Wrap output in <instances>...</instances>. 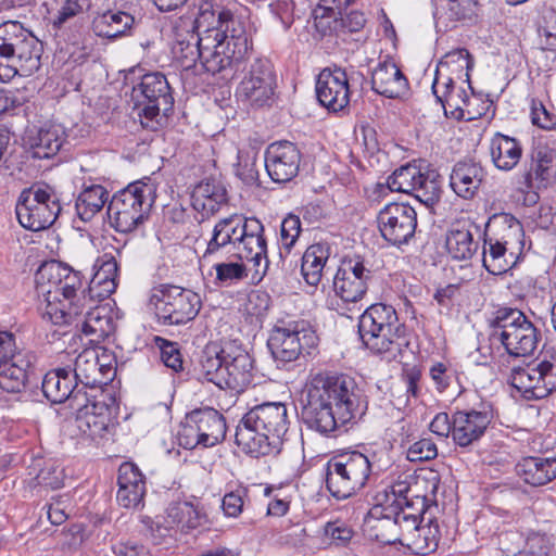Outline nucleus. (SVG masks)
Masks as SVG:
<instances>
[{
  "instance_id": "13",
  "label": "nucleus",
  "mask_w": 556,
  "mask_h": 556,
  "mask_svg": "<svg viewBox=\"0 0 556 556\" xmlns=\"http://www.w3.org/2000/svg\"><path fill=\"white\" fill-rule=\"evenodd\" d=\"M88 392H77L73 396L72 409L75 410V427L86 438L99 442L110 438L114 432V424L110 417V408L103 402L94 401Z\"/></svg>"
},
{
  "instance_id": "35",
  "label": "nucleus",
  "mask_w": 556,
  "mask_h": 556,
  "mask_svg": "<svg viewBox=\"0 0 556 556\" xmlns=\"http://www.w3.org/2000/svg\"><path fill=\"white\" fill-rule=\"evenodd\" d=\"M483 179L484 170L480 164L458 162L452 170L450 185L457 195L464 199H471Z\"/></svg>"
},
{
  "instance_id": "62",
  "label": "nucleus",
  "mask_w": 556,
  "mask_h": 556,
  "mask_svg": "<svg viewBox=\"0 0 556 556\" xmlns=\"http://www.w3.org/2000/svg\"><path fill=\"white\" fill-rule=\"evenodd\" d=\"M161 358L164 365L174 371L182 369L181 354L175 343L166 342L161 348Z\"/></svg>"
},
{
  "instance_id": "19",
  "label": "nucleus",
  "mask_w": 556,
  "mask_h": 556,
  "mask_svg": "<svg viewBox=\"0 0 556 556\" xmlns=\"http://www.w3.org/2000/svg\"><path fill=\"white\" fill-rule=\"evenodd\" d=\"M276 88L277 76L271 62L266 58H255L245 75V100L253 108L270 106Z\"/></svg>"
},
{
  "instance_id": "44",
  "label": "nucleus",
  "mask_w": 556,
  "mask_h": 556,
  "mask_svg": "<svg viewBox=\"0 0 556 556\" xmlns=\"http://www.w3.org/2000/svg\"><path fill=\"white\" fill-rule=\"evenodd\" d=\"M426 523H420L414 533V543L407 542L406 546L417 555L433 552L438 546V526L432 527V517H426Z\"/></svg>"
},
{
  "instance_id": "27",
  "label": "nucleus",
  "mask_w": 556,
  "mask_h": 556,
  "mask_svg": "<svg viewBox=\"0 0 556 556\" xmlns=\"http://www.w3.org/2000/svg\"><path fill=\"white\" fill-rule=\"evenodd\" d=\"M531 164L525 175L528 188L546 187L556 173V151L546 143L536 142L530 154Z\"/></svg>"
},
{
  "instance_id": "57",
  "label": "nucleus",
  "mask_w": 556,
  "mask_h": 556,
  "mask_svg": "<svg viewBox=\"0 0 556 556\" xmlns=\"http://www.w3.org/2000/svg\"><path fill=\"white\" fill-rule=\"evenodd\" d=\"M325 535L330 540V543L337 546L346 545L353 538L354 531L344 521L334 520L326 523L324 529Z\"/></svg>"
},
{
  "instance_id": "32",
  "label": "nucleus",
  "mask_w": 556,
  "mask_h": 556,
  "mask_svg": "<svg viewBox=\"0 0 556 556\" xmlns=\"http://www.w3.org/2000/svg\"><path fill=\"white\" fill-rule=\"evenodd\" d=\"M66 134L59 124H47L30 131L27 138L33 156L36 159H50L54 156L65 142Z\"/></svg>"
},
{
  "instance_id": "53",
  "label": "nucleus",
  "mask_w": 556,
  "mask_h": 556,
  "mask_svg": "<svg viewBox=\"0 0 556 556\" xmlns=\"http://www.w3.org/2000/svg\"><path fill=\"white\" fill-rule=\"evenodd\" d=\"M451 66H455L457 70L463 71L466 70V77L469 78L468 71L472 66L471 56L466 49H456L446 53L439 62L437 66V71L442 72L443 70H447Z\"/></svg>"
},
{
  "instance_id": "21",
  "label": "nucleus",
  "mask_w": 556,
  "mask_h": 556,
  "mask_svg": "<svg viewBox=\"0 0 556 556\" xmlns=\"http://www.w3.org/2000/svg\"><path fill=\"white\" fill-rule=\"evenodd\" d=\"M316 94L321 105L339 112L350 102V88L346 72L341 67L324 68L316 81Z\"/></svg>"
},
{
  "instance_id": "26",
  "label": "nucleus",
  "mask_w": 556,
  "mask_h": 556,
  "mask_svg": "<svg viewBox=\"0 0 556 556\" xmlns=\"http://www.w3.org/2000/svg\"><path fill=\"white\" fill-rule=\"evenodd\" d=\"M116 500L126 509L143 508L147 492L146 478L134 463H123L118 468Z\"/></svg>"
},
{
  "instance_id": "24",
  "label": "nucleus",
  "mask_w": 556,
  "mask_h": 556,
  "mask_svg": "<svg viewBox=\"0 0 556 556\" xmlns=\"http://www.w3.org/2000/svg\"><path fill=\"white\" fill-rule=\"evenodd\" d=\"M301 154L289 141L271 143L265 153L264 164L269 177L276 182L290 181L299 172Z\"/></svg>"
},
{
  "instance_id": "34",
  "label": "nucleus",
  "mask_w": 556,
  "mask_h": 556,
  "mask_svg": "<svg viewBox=\"0 0 556 556\" xmlns=\"http://www.w3.org/2000/svg\"><path fill=\"white\" fill-rule=\"evenodd\" d=\"M31 366L30 355L20 352L0 364V388L10 393L22 392L28 381Z\"/></svg>"
},
{
  "instance_id": "60",
  "label": "nucleus",
  "mask_w": 556,
  "mask_h": 556,
  "mask_svg": "<svg viewBox=\"0 0 556 556\" xmlns=\"http://www.w3.org/2000/svg\"><path fill=\"white\" fill-rule=\"evenodd\" d=\"M531 118L534 125L543 129H552L556 125V114L540 101H532Z\"/></svg>"
},
{
  "instance_id": "54",
  "label": "nucleus",
  "mask_w": 556,
  "mask_h": 556,
  "mask_svg": "<svg viewBox=\"0 0 556 556\" xmlns=\"http://www.w3.org/2000/svg\"><path fill=\"white\" fill-rule=\"evenodd\" d=\"M553 543L549 536L532 533L528 536L525 549L517 556H552Z\"/></svg>"
},
{
  "instance_id": "31",
  "label": "nucleus",
  "mask_w": 556,
  "mask_h": 556,
  "mask_svg": "<svg viewBox=\"0 0 556 556\" xmlns=\"http://www.w3.org/2000/svg\"><path fill=\"white\" fill-rule=\"evenodd\" d=\"M45 396L52 403L68 401L72 408L73 396L77 392H84L75 382L68 368H58L46 374L41 384Z\"/></svg>"
},
{
  "instance_id": "49",
  "label": "nucleus",
  "mask_w": 556,
  "mask_h": 556,
  "mask_svg": "<svg viewBox=\"0 0 556 556\" xmlns=\"http://www.w3.org/2000/svg\"><path fill=\"white\" fill-rule=\"evenodd\" d=\"M267 248H254L252 254L245 252V278L253 285L264 278L268 269Z\"/></svg>"
},
{
  "instance_id": "64",
  "label": "nucleus",
  "mask_w": 556,
  "mask_h": 556,
  "mask_svg": "<svg viewBox=\"0 0 556 556\" xmlns=\"http://www.w3.org/2000/svg\"><path fill=\"white\" fill-rule=\"evenodd\" d=\"M217 279L222 282L231 283L240 280L243 276V267L238 263H220L215 266Z\"/></svg>"
},
{
  "instance_id": "59",
  "label": "nucleus",
  "mask_w": 556,
  "mask_h": 556,
  "mask_svg": "<svg viewBox=\"0 0 556 556\" xmlns=\"http://www.w3.org/2000/svg\"><path fill=\"white\" fill-rule=\"evenodd\" d=\"M437 455V445L430 439H421L413 443L407 450V459L410 462L430 460Z\"/></svg>"
},
{
  "instance_id": "42",
  "label": "nucleus",
  "mask_w": 556,
  "mask_h": 556,
  "mask_svg": "<svg viewBox=\"0 0 556 556\" xmlns=\"http://www.w3.org/2000/svg\"><path fill=\"white\" fill-rule=\"evenodd\" d=\"M327 260V250L321 244H313L306 249L302 256L301 273L308 286L316 287L320 282Z\"/></svg>"
},
{
  "instance_id": "30",
  "label": "nucleus",
  "mask_w": 556,
  "mask_h": 556,
  "mask_svg": "<svg viewBox=\"0 0 556 556\" xmlns=\"http://www.w3.org/2000/svg\"><path fill=\"white\" fill-rule=\"evenodd\" d=\"M432 508L426 496H415L407 507L400 508L394 518L399 528L400 544L406 546L407 542L414 543V533L418 526L426 521V515Z\"/></svg>"
},
{
  "instance_id": "11",
  "label": "nucleus",
  "mask_w": 556,
  "mask_h": 556,
  "mask_svg": "<svg viewBox=\"0 0 556 556\" xmlns=\"http://www.w3.org/2000/svg\"><path fill=\"white\" fill-rule=\"evenodd\" d=\"M135 99L141 106V121L144 127L154 128L153 122L159 123L161 112L166 115L172 111L174 98L169 84L162 73H149L142 76L140 84L134 87Z\"/></svg>"
},
{
  "instance_id": "39",
  "label": "nucleus",
  "mask_w": 556,
  "mask_h": 556,
  "mask_svg": "<svg viewBox=\"0 0 556 556\" xmlns=\"http://www.w3.org/2000/svg\"><path fill=\"white\" fill-rule=\"evenodd\" d=\"M517 473L528 484L544 485L556 478V458L526 457L518 463Z\"/></svg>"
},
{
  "instance_id": "52",
  "label": "nucleus",
  "mask_w": 556,
  "mask_h": 556,
  "mask_svg": "<svg viewBox=\"0 0 556 556\" xmlns=\"http://www.w3.org/2000/svg\"><path fill=\"white\" fill-rule=\"evenodd\" d=\"M372 530L375 531L374 538L382 544H400V534L399 528L396 526L395 518H390L389 516H384L381 519H378L376 523L372 526Z\"/></svg>"
},
{
  "instance_id": "43",
  "label": "nucleus",
  "mask_w": 556,
  "mask_h": 556,
  "mask_svg": "<svg viewBox=\"0 0 556 556\" xmlns=\"http://www.w3.org/2000/svg\"><path fill=\"white\" fill-rule=\"evenodd\" d=\"M412 481H414V478L409 475L399 476L384 491L386 504L409 509L410 501L415 496H420L415 494Z\"/></svg>"
},
{
  "instance_id": "45",
  "label": "nucleus",
  "mask_w": 556,
  "mask_h": 556,
  "mask_svg": "<svg viewBox=\"0 0 556 556\" xmlns=\"http://www.w3.org/2000/svg\"><path fill=\"white\" fill-rule=\"evenodd\" d=\"M235 219L226 218L220 220L214 228L213 237L210 240L205 255L216 252L219 248L228 243H236L243 241V227L239 230L232 227Z\"/></svg>"
},
{
  "instance_id": "14",
  "label": "nucleus",
  "mask_w": 556,
  "mask_h": 556,
  "mask_svg": "<svg viewBox=\"0 0 556 556\" xmlns=\"http://www.w3.org/2000/svg\"><path fill=\"white\" fill-rule=\"evenodd\" d=\"M60 211L59 200L49 188H37L34 191L23 192L16 205L20 224L31 231L50 227Z\"/></svg>"
},
{
  "instance_id": "58",
  "label": "nucleus",
  "mask_w": 556,
  "mask_h": 556,
  "mask_svg": "<svg viewBox=\"0 0 556 556\" xmlns=\"http://www.w3.org/2000/svg\"><path fill=\"white\" fill-rule=\"evenodd\" d=\"M301 232V220L298 215L289 214L281 223L280 237L285 249L290 250Z\"/></svg>"
},
{
  "instance_id": "38",
  "label": "nucleus",
  "mask_w": 556,
  "mask_h": 556,
  "mask_svg": "<svg viewBox=\"0 0 556 556\" xmlns=\"http://www.w3.org/2000/svg\"><path fill=\"white\" fill-rule=\"evenodd\" d=\"M490 154L496 168L510 170L519 163L522 148L517 139L497 132L491 139Z\"/></svg>"
},
{
  "instance_id": "50",
  "label": "nucleus",
  "mask_w": 556,
  "mask_h": 556,
  "mask_svg": "<svg viewBox=\"0 0 556 556\" xmlns=\"http://www.w3.org/2000/svg\"><path fill=\"white\" fill-rule=\"evenodd\" d=\"M270 435L250 427L245 430V454L258 458L268 455L273 450ZM274 443H276L274 441Z\"/></svg>"
},
{
  "instance_id": "4",
  "label": "nucleus",
  "mask_w": 556,
  "mask_h": 556,
  "mask_svg": "<svg viewBox=\"0 0 556 556\" xmlns=\"http://www.w3.org/2000/svg\"><path fill=\"white\" fill-rule=\"evenodd\" d=\"M41 41L22 23L0 24V80L10 81L16 75L28 77L40 68Z\"/></svg>"
},
{
  "instance_id": "25",
  "label": "nucleus",
  "mask_w": 556,
  "mask_h": 556,
  "mask_svg": "<svg viewBox=\"0 0 556 556\" xmlns=\"http://www.w3.org/2000/svg\"><path fill=\"white\" fill-rule=\"evenodd\" d=\"M256 430L269 434L275 442L288 430L287 407L282 403H264L245 413V430Z\"/></svg>"
},
{
  "instance_id": "15",
  "label": "nucleus",
  "mask_w": 556,
  "mask_h": 556,
  "mask_svg": "<svg viewBox=\"0 0 556 556\" xmlns=\"http://www.w3.org/2000/svg\"><path fill=\"white\" fill-rule=\"evenodd\" d=\"M115 358L108 350L96 346L83 350L75 358L74 379L80 389L108 384L115 376Z\"/></svg>"
},
{
  "instance_id": "8",
  "label": "nucleus",
  "mask_w": 556,
  "mask_h": 556,
  "mask_svg": "<svg viewBox=\"0 0 556 556\" xmlns=\"http://www.w3.org/2000/svg\"><path fill=\"white\" fill-rule=\"evenodd\" d=\"M156 199V186L150 179L129 184L111 199L108 216L119 232H130L148 217Z\"/></svg>"
},
{
  "instance_id": "51",
  "label": "nucleus",
  "mask_w": 556,
  "mask_h": 556,
  "mask_svg": "<svg viewBox=\"0 0 556 556\" xmlns=\"http://www.w3.org/2000/svg\"><path fill=\"white\" fill-rule=\"evenodd\" d=\"M220 389L231 388L240 392L243 384V358L233 357L232 361H224Z\"/></svg>"
},
{
  "instance_id": "29",
  "label": "nucleus",
  "mask_w": 556,
  "mask_h": 556,
  "mask_svg": "<svg viewBox=\"0 0 556 556\" xmlns=\"http://www.w3.org/2000/svg\"><path fill=\"white\" fill-rule=\"evenodd\" d=\"M478 232L479 227L472 222L453 224L445 240L448 254L458 261L471 258L478 250V242L473 240Z\"/></svg>"
},
{
  "instance_id": "41",
  "label": "nucleus",
  "mask_w": 556,
  "mask_h": 556,
  "mask_svg": "<svg viewBox=\"0 0 556 556\" xmlns=\"http://www.w3.org/2000/svg\"><path fill=\"white\" fill-rule=\"evenodd\" d=\"M108 200L109 191L103 186L85 182L76 199V213L81 220L88 222L101 212Z\"/></svg>"
},
{
  "instance_id": "37",
  "label": "nucleus",
  "mask_w": 556,
  "mask_h": 556,
  "mask_svg": "<svg viewBox=\"0 0 556 556\" xmlns=\"http://www.w3.org/2000/svg\"><path fill=\"white\" fill-rule=\"evenodd\" d=\"M135 24V17L124 11L108 10L92 20V30L98 37L116 39L126 35Z\"/></svg>"
},
{
  "instance_id": "16",
  "label": "nucleus",
  "mask_w": 556,
  "mask_h": 556,
  "mask_svg": "<svg viewBox=\"0 0 556 556\" xmlns=\"http://www.w3.org/2000/svg\"><path fill=\"white\" fill-rule=\"evenodd\" d=\"M316 344L315 332L303 324L276 327L267 342L275 361L282 364L296 361L303 351L309 353Z\"/></svg>"
},
{
  "instance_id": "5",
  "label": "nucleus",
  "mask_w": 556,
  "mask_h": 556,
  "mask_svg": "<svg viewBox=\"0 0 556 556\" xmlns=\"http://www.w3.org/2000/svg\"><path fill=\"white\" fill-rule=\"evenodd\" d=\"M405 332L404 324L391 305L372 304L359 317L358 333L363 344L388 359H395L408 346Z\"/></svg>"
},
{
  "instance_id": "6",
  "label": "nucleus",
  "mask_w": 556,
  "mask_h": 556,
  "mask_svg": "<svg viewBox=\"0 0 556 556\" xmlns=\"http://www.w3.org/2000/svg\"><path fill=\"white\" fill-rule=\"evenodd\" d=\"M374 453L370 456L349 451L332 457L327 465L326 484L332 496L348 498L362 490L372 475L383 470Z\"/></svg>"
},
{
  "instance_id": "36",
  "label": "nucleus",
  "mask_w": 556,
  "mask_h": 556,
  "mask_svg": "<svg viewBox=\"0 0 556 556\" xmlns=\"http://www.w3.org/2000/svg\"><path fill=\"white\" fill-rule=\"evenodd\" d=\"M226 201V189L216 180L199 182L191 194L193 208L200 212L203 217L215 214Z\"/></svg>"
},
{
  "instance_id": "56",
  "label": "nucleus",
  "mask_w": 556,
  "mask_h": 556,
  "mask_svg": "<svg viewBox=\"0 0 556 556\" xmlns=\"http://www.w3.org/2000/svg\"><path fill=\"white\" fill-rule=\"evenodd\" d=\"M469 97L464 89H458L446 99L441 101L446 116H451L456 119H463L465 117V106L468 105Z\"/></svg>"
},
{
  "instance_id": "10",
  "label": "nucleus",
  "mask_w": 556,
  "mask_h": 556,
  "mask_svg": "<svg viewBox=\"0 0 556 556\" xmlns=\"http://www.w3.org/2000/svg\"><path fill=\"white\" fill-rule=\"evenodd\" d=\"M391 191L409 193L428 207L439 202L442 177L429 165L407 164L397 168L387 181Z\"/></svg>"
},
{
  "instance_id": "12",
  "label": "nucleus",
  "mask_w": 556,
  "mask_h": 556,
  "mask_svg": "<svg viewBox=\"0 0 556 556\" xmlns=\"http://www.w3.org/2000/svg\"><path fill=\"white\" fill-rule=\"evenodd\" d=\"M226 435V422L214 408L191 412L179 431V442L185 448L211 447Z\"/></svg>"
},
{
  "instance_id": "2",
  "label": "nucleus",
  "mask_w": 556,
  "mask_h": 556,
  "mask_svg": "<svg viewBox=\"0 0 556 556\" xmlns=\"http://www.w3.org/2000/svg\"><path fill=\"white\" fill-rule=\"evenodd\" d=\"M366 408L367 402L352 378L316 374L306 386L301 415L311 429L328 434L361 418Z\"/></svg>"
},
{
  "instance_id": "63",
  "label": "nucleus",
  "mask_w": 556,
  "mask_h": 556,
  "mask_svg": "<svg viewBox=\"0 0 556 556\" xmlns=\"http://www.w3.org/2000/svg\"><path fill=\"white\" fill-rule=\"evenodd\" d=\"M442 79V72L435 71V76L432 83V92L438 100V102L443 101L447 98V96H451V93H454L455 87H454V80L451 77H444Z\"/></svg>"
},
{
  "instance_id": "1",
  "label": "nucleus",
  "mask_w": 556,
  "mask_h": 556,
  "mask_svg": "<svg viewBox=\"0 0 556 556\" xmlns=\"http://www.w3.org/2000/svg\"><path fill=\"white\" fill-rule=\"evenodd\" d=\"M99 268L90 281L88 292L84 289L80 271L66 264L51 261L42 264L36 274L39 294L45 296L42 317L54 325H72L91 304L93 299L109 298L116 289L118 265L111 253L97 261Z\"/></svg>"
},
{
  "instance_id": "9",
  "label": "nucleus",
  "mask_w": 556,
  "mask_h": 556,
  "mask_svg": "<svg viewBox=\"0 0 556 556\" xmlns=\"http://www.w3.org/2000/svg\"><path fill=\"white\" fill-rule=\"evenodd\" d=\"M149 309L162 325H181L192 320L200 309L195 293L178 286L160 285L149 295Z\"/></svg>"
},
{
  "instance_id": "20",
  "label": "nucleus",
  "mask_w": 556,
  "mask_h": 556,
  "mask_svg": "<svg viewBox=\"0 0 556 556\" xmlns=\"http://www.w3.org/2000/svg\"><path fill=\"white\" fill-rule=\"evenodd\" d=\"M522 236L521 225L515 220L506 229L501 238L488 237L483 245V266L492 275L506 273L514 264L515 252L510 249L511 237Z\"/></svg>"
},
{
  "instance_id": "3",
  "label": "nucleus",
  "mask_w": 556,
  "mask_h": 556,
  "mask_svg": "<svg viewBox=\"0 0 556 556\" xmlns=\"http://www.w3.org/2000/svg\"><path fill=\"white\" fill-rule=\"evenodd\" d=\"M214 17L215 12L212 10V4L205 2L200 7L198 18H180L175 26V43L172 52L176 63L182 70L192 68L200 60L206 72L216 74L242 60V54L235 50L231 55L220 56V53L225 52V48L229 49L231 43L235 42L236 47L235 40L214 43L216 37H213L211 29H207L202 37L194 31L195 27L203 23L213 24Z\"/></svg>"
},
{
  "instance_id": "61",
  "label": "nucleus",
  "mask_w": 556,
  "mask_h": 556,
  "mask_svg": "<svg viewBox=\"0 0 556 556\" xmlns=\"http://www.w3.org/2000/svg\"><path fill=\"white\" fill-rule=\"evenodd\" d=\"M476 7L473 0H450L447 13L451 20H467L475 15Z\"/></svg>"
},
{
  "instance_id": "17",
  "label": "nucleus",
  "mask_w": 556,
  "mask_h": 556,
  "mask_svg": "<svg viewBox=\"0 0 556 556\" xmlns=\"http://www.w3.org/2000/svg\"><path fill=\"white\" fill-rule=\"evenodd\" d=\"M510 381L526 399H544L556 390V362L543 361L514 368Z\"/></svg>"
},
{
  "instance_id": "7",
  "label": "nucleus",
  "mask_w": 556,
  "mask_h": 556,
  "mask_svg": "<svg viewBox=\"0 0 556 556\" xmlns=\"http://www.w3.org/2000/svg\"><path fill=\"white\" fill-rule=\"evenodd\" d=\"M490 340L500 343L511 357L531 356L540 341V330L526 316L514 307H501L490 321Z\"/></svg>"
},
{
  "instance_id": "22",
  "label": "nucleus",
  "mask_w": 556,
  "mask_h": 556,
  "mask_svg": "<svg viewBox=\"0 0 556 556\" xmlns=\"http://www.w3.org/2000/svg\"><path fill=\"white\" fill-rule=\"evenodd\" d=\"M493 419L490 404L482 403L479 409L458 410L453 415V440L466 447L478 441Z\"/></svg>"
},
{
  "instance_id": "33",
  "label": "nucleus",
  "mask_w": 556,
  "mask_h": 556,
  "mask_svg": "<svg viewBox=\"0 0 556 556\" xmlns=\"http://www.w3.org/2000/svg\"><path fill=\"white\" fill-rule=\"evenodd\" d=\"M80 325L81 331L90 336V341L100 342L113 333L115 324L105 306L88 304L84 313L73 323Z\"/></svg>"
},
{
  "instance_id": "18",
  "label": "nucleus",
  "mask_w": 556,
  "mask_h": 556,
  "mask_svg": "<svg viewBox=\"0 0 556 556\" xmlns=\"http://www.w3.org/2000/svg\"><path fill=\"white\" fill-rule=\"evenodd\" d=\"M377 222L383 239L393 245H401L414 237L417 213L409 204L389 203L380 210Z\"/></svg>"
},
{
  "instance_id": "48",
  "label": "nucleus",
  "mask_w": 556,
  "mask_h": 556,
  "mask_svg": "<svg viewBox=\"0 0 556 556\" xmlns=\"http://www.w3.org/2000/svg\"><path fill=\"white\" fill-rule=\"evenodd\" d=\"M167 517L172 523L181 530L194 529L201 522V515L189 502L173 503L167 509Z\"/></svg>"
},
{
  "instance_id": "40",
  "label": "nucleus",
  "mask_w": 556,
  "mask_h": 556,
  "mask_svg": "<svg viewBox=\"0 0 556 556\" xmlns=\"http://www.w3.org/2000/svg\"><path fill=\"white\" fill-rule=\"evenodd\" d=\"M28 476L26 482L30 489H60L65 479L62 465L54 459L37 460Z\"/></svg>"
},
{
  "instance_id": "28",
  "label": "nucleus",
  "mask_w": 556,
  "mask_h": 556,
  "mask_svg": "<svg viewBox=\"0 0 556 556\" xmlns=\"http://www.w3.org/2000/svg\"><path fill=\"white\" fill-rule=\"evenodd\" d=\"M371 88L378 94L395 99L407 92L408 81L394 62L384 61L372 71Z\"/></svg>"
},
{
  "instance_id": "23",
  "label": "nucleus",
  "mask_w": 556,
  "mask_h": 556,
  "mask_svg": "<svg viewBox=\"0 0 556 556\" xmlns=\"http://www.w3.org/2000/svg\"><path fill=\"white\" fill-rule=\"evenodd\" d=\"M371 271L359 260L343 261L334 279L333 289L344 302H357L367 291V281Z\"/></svg>"
},
{
  "instance_id": "55",
  "label": "nucleus",
  "mask_w": 556,
  "mask_h": 556,
  "mask_svg": "<svg viewBox=\"0 0 556 556\" xmlns=\"http://www.w3.org/2000/svg\"><path fill=\"white\" fill-rule=\"evenodd\" d=\"M254 248H267L264 226L257 218L245 216V252L252 254Z\"/></svg>"
},
{
  "instance_id": "46",
  "label": "nucleus",
  "mask_w": 556,
  "mask_h": 556,
  "mask_svg": "<svg viewBox=\"0 0 556 556\" xmlns=\"http://www.w3.org/2000/svg\"><path fill=\"white\" fill-rule=\"evenodd\" d=\"M84 11V0H49V14L53 27L61 28Z\"/></svg>"
},
{
  "instance_id": "47",
  "label": "nucleus",
  "mask_w": 556,
  "mask_h": 556,
  "mask_svg": "<svg viewBox=\"0 0 556 556\" xmlns=\"http://www.w3.org/2000/svg\"><path fill=\"white\" fill-rule=\"evenodd\" d=\"M223 365L224 359L218 351L211 348L205 349L202 353L199 364V379L212 382L220 387L222 376L224 372Z\"/></svg>"
}]
</instances>
